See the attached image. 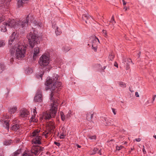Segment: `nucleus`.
<instances>
[{
  "label": "nucleus",
  "instance_id": "nucleus-1",
  "mask_svg": "<svg viewBox=\"0 0 156 156\" xmlns=\"http://www.w3.org/2000/svg\"><path fill=\"white\" fill-rule=\"evenodd\" d=\"M51 82V80L48 78L45 83V85L46 86L45 89L46 90L50 89L51 90L50 94V99L51 101H52L53 102L52 104H51V107L49 112L44 113L43 114V117L46 120H49L51 118H54L55 117L57 112V106L59 103V100L58 99L55 100L53 98L54 93L57 90H55V86L54 84Z\"/></svg>",
  "mask_w": 156,
  "mask_h": 156
},
{
  "label": "nucleus",
  "instance_id": "nucleus-2",
  "mask_svg": "<svg viewBox=\"0 0 156 156\" xmlns=\"http://www.w3.org/2000/svg\"><path fill=\"white\" fill-rule=\"evenodd\" d=\"M29 20V16L28 15L26 19H23L17 22H16L14 19H9L7 23H5V25L9 27L18 30L21 28H23L25 26H27Z\"/></svg>",
  "mask_w": 156,
  "mask_h": 156
},
{
  "label": "nucleus",
  "instance_id": "nucleus-3",
  "mask_svg": "<svg viewBox=\"0 0 156 156\" xmlns=\"http://www.w3.org/2000/svg\"><path fill=\"white\" fill-rule=\"evenodd\" d=\"M49 54L45 53L40 58L38 61L40 67L42 69H44L43 71L45 72L49 71L51 67L48 65L50 61Z\"/></svg>",
  "mask_w": 156,
  "mask_h": 156
},
{
  "label": "nucleus",
  "instance_id": "nucleus-4",
  "mask_svg": "<svg viewBox=\"0 0 156 156\" xmlns=\"http://www.w3.org/2000/svg\"><path fill=\"white\" fill-rule=\"evenodd\" d=\"M26 49H10V53L12 56L10 58L11 62L13 61V57L16 59H20L23 58L24 56V54Z\"/></svg>",
  "mask_w": 156,
  "mask_h": 156
},
{
  "label": "nucleus",
  "instance_id": "nucleus-5",
  "mask_svg": "<svg viewBox=\"0 0 156 156\" xmlns=\"http://www.w3.org/2000/svg\"><path fill=\"white\" fill-rule=\"evenodd\" d=\"M99 43V39L96 37H90L87 38L85 40L84 44L85 45L91 46L92 49H97L98 44Z\"/></svg>",
  "mask_w": 156,
  "mask_h": 156
},
{
  "label": "nucleus",
  "instance_id": "nucleus-6",
  "mask_svg": "<svg viewBox=\"0 0 156 156\" xmlns=\"http://www.w3.org/2000/svg\"><path fill=\"white\" fill-rule=\"evenodd\" d=\"M27 37L29 41L30 45L32 48H33L36 44H38V35L35 31L31 32L27 35Z\"/></svg>",
  "mask_w": 156,
  "mask_h": 156
},
{
  "label": "nucleus",
  "instance_id": "nucleus-7",
  "mask_svg": "<svg viewBox=\"0 0 156 156\" xmlns=\"http://www.w3.org/2000/svg\"><path fill=\"white\" fill-rule=\"evenodd\" d=\"M18 34L15 32H14L10 36V39L9 40V44L10 45V48L11 49H22V48L20 45L18 44H15L14 47L13 46L12 44L14 41H16L18 38Z\"/></svg>",
  "mask_w": 156,
  "mask_h": 156
},
{
  "label": "nucleus",
  "instance_id": "nucleus-8",
  "mask_svg": "<svg viewBox=\"0 0 156 156\" xmlns=\"http://www.w3.org/2000/svg\"><path fill=\"white\" fill-rule=\"evenodd\" d=\"M44 148L39 145H33L31 149V153L35 155H37L43 150Z\"/></svg>",
  "mask_w": 156,
  "mask_h": 156
},
{
  "label": "nucleus",
  "instance_id": "nucleus-9",
  "mask_svg": "<svg viewBox=\"0 0 156 156\" xmlns=\"http://www.w3.org/2000/svg\"><path fill=\"white\" fill-rule=\"evenodd\" d=\"M58 75H56L55 77H54L53 78H51L50 77H48L46 79V80H47L48 78H49L52 80V83H54L55 85V89L57 88L58 87H59L61 86L62 85V83L59 82L58 80Z\"/></svg>",
  "mask_w": 156,
  "mask_h": 156
},
{
  "label": "nucleus",
  "instance_id": "nucleus-10",
  "mask_svg": "<svg viewBox=\"0 0 156 156\" xmlns=\"http://www.w3.org/2000/svg\"><path fill=\"white\" fill-rule=\"evenodd\" d=\"M42 100V91L38 90L37 91L36 94L34 97V101L35 102H41Z\"/></svg>",
  "mask_w": 156,
  "mask_h": 156
},
{
  "label": "nucleus",
  "instance_id": "nucleus-11",
  "mask_svg": "<svg viewBox=\"0 0 156 156\" xmlns=\"http://www.w3.org/2000/svg\"><path fill=\"white\" fill-rule=\"evenodd\" d=\"M123 62H124V64L126 63V69L128 70L129 68L130 64L132 62V61L131 59L128 58H125L123 59Z\"/></svg>",
  "mask_w": 156,
  "mask_h": 156
},
{
  "label": "nucleus",
  "instance_id": "nucleus-12",
  "mask_svg": "<svg viewBox=\"0 0 156 156\" xmlns=\"http://www.w3.org/2000/svg\"><path fill=\"white\" fill-rule=\"evenodd\" d=\"M29 114V112L26 109L23 108L20 110V116L22 117H27Z\"/></svg>",
  "mask_w": 156,
  "mask_h": 156
},
{
  "label": "nucleus",
  "instance_id": "nucleus-13",
  "mask_svg": "<svg viewBox=\"0 0 156 156\" xmlns=\"http://www.w3.org/2000/svg\"><path fill=\"white\" fill-rule=\"evenodd\" d=\"M101 120L103 121V123L105 125H109L111 124V119L102 117H101Z\"/></svg>",
  "mask_w": 156,
  "mask_h": 156
},
{
  "label": "nucleus",
  "instance_id": "nucleus-14",
  "mask_svg": "<svg viewBox=\"0 0 156 156\" xmlns=\"http://www.w3.org/2000/svg\"><path fill=\"white\" fill-rule=\"evenodd\" d=\"M32 142V144H41V136L36 137L35 138H34Z\"/></svg>",
  "mask_w": 156,
  "mask_h": 156
},
{
  "label": "nucleus",
  "instance_id": "nucleus-15",
  "mask_svg": "<svg viewBox=\"0 0 156 156\" xmlns=\"http://www.w3.org/2000/svg\"><path fill=\"white\" fill-rule=\"evenodd\" d=\"M94 112H88L87 115V119L90 122H93L92 119L93 117Z\"/></svg>",
  "mask_w": 156,
  "mask_h": 156
},
{
  "label": "nucleus",
  "instance_id": "nucleus-16",
  "mask_svg": "<svg viewBox=\"0 0 156 156\" xmlns=\"http://www.w3.org/2000/svg\"><path fill=\"white\" fill-rule=\"evenodd\" d=\"M40 132V130H35L30 134V136L33 138L36 137L40 136H39L38 133Z\"/></svg>",
  "mask_w": 156,
  "mask_h": 156
},
{
  "label": "nucleus",
  "instance_id": "nucleus-17",
  "mask_svg": "<svg viewBox=\"0 0 156 156\" xmlns=\"http://www.w3.org/2000/svg\"><path fill=\"white\" fill-rule=\"evenodd\" d=\"M0 122L2 123H4V125L6 126L5 128L8 130H9V121L8 120H4L2 119H1Z\"/></svg>",
  "mask_w": 156,
  "mask_h": 156
},
{
  "label": "nucleus",
  "instance_id": "nucleus-18",
  "mask_svg": "<svg viewBox=\"0 0 156 156\" xmlns=\"http://www.w3.org/2000/svg\"><path fill=\"white\" fill-rule=\"evenodd\" d=\"M20 128V125L18 124H16L12 125L10 128L11 129L14 131H16Z\"/></svg>",
  "mask_w": 156,
  "mask_h": 156
},
{
  "label": "nucleus",
  "instance_id": "nucleus-19",
  "mask_svg": "<svg viewBox=\"0 0 156 156\" xmlns=\"http://www.w3.org/2000/svg\"><path fill=\"white\" fill-rule=\"evenodd\" d=\"M90 16L88 14H83L82 16V19L83 20L85 21L86 23H87L86 20L90 18Z\"/></svg>",
  "mask_w": 156,
  "mask_h": 156
},
{
  "label": "nucleus",
  "instance_id": "nucleus-20",
  "mask_svg": "<svg viewBox=\"0 0 156 156\" xmlns=\"http://www.w3.org/2000/svg\"><path fill=\"white\" fill-rule=\"evenodd\" d=\"M33 69H32L29 67H27L25 70V73L26 74H30L32 73Z\"/></svg>",
  "mask_w": 156,
  "mask_h": 156
},
{
  "label": "nucleus",
  "instance_id": "nucleus-21",
  "mask_svg": "<svg viewBox=\"0 0 156 156\" xmlns=\"http://www.w3.org/2000/svg\"><path fill=\"white\" fill-rule=\"evenodd\" d=\"M39 52V49H34V52L33 55L34 58H35L37 56Z\"/></svg>",
  "mask_w": 156,
  "mask_h": 156
},
{
  "label": "nucleus",
  "instance_id": "nucleus-22",
  "mask_svg": "<svg viewBox=\"0 0 156 156\" xmlns=\"http://www.w3.org/2000/svg\"><path fill=\"white\" fill-rule=\"evenodd\" d=\"M8 27V26H7L6 25H5V23H4L3 25H2L1 27V31L2 32H5L7 31L6 27Z\"/></svg>",
  "mask_w": 156,
  "mask_h": 156
},
{
  "label": "nucleus",
  "instance_id": "nucleus-23",
  "mask_svg": "<svg viewBox=\"0 0 156 156\" xmlns=\"http://www.w3.org/2000/svg\"><path fill=\"white\" fill-rule=\"evenodd\" d=\"M12 143V140H6L3 142V144L5 145H9Z\"/></svg>",
  "mask_w": 156,
  "mask_h": 156
},
{
  "label": "nucleus",
  "instance_id": "nucleus-24",
  "mask_svg": "<svg viewBox=\"0 0 156 156\" xmlns=\"http://www.w3.org/2000/svg\"><path fill=\"white\" fill-rule=\"evenodd\" d=\"M53 131L50 129H48V131H45V133H46L45 134V137L46 138H47L48 135H50L52 133H53Z\"/></svg>",
  "mask_w": 156,
  "mask_h": 156
},
{
  "label": "nucleus",
  "instance_id": "nucleus-25",
  "mask_svg": "<svg viewBox=\"0 0 156 156\" xmlns=\"http://www.w3.org/2000/svg\"><path fill=\"white\" fill-rule=\"evenodd\" d=\"M17 109L16 107H14L12 108H10L9 110V112L10 114H13Z\"/></svg>",
  "mask_w": 156,
  "mask_h": 156
},
{
  "label": "nucleus",
  "instance_id": "nucleus-26",
  "mask_svg": "<svg viewBox=\"0 0 156 156\" xmlns=\"http://www.w3.org/2000/svg\"><path fill=\"white\" fill-rule=\"evenodd\" d=\"M98 150V148L97 147H95L93 149V151H90V154L91 155H94L96 153H97Z\"/></svg>",
  "mask_w": 156,
  "mask_h": 156
},
{
  "label": "nucleus",
  "instance_id": "nucleus-27",
  "mask_svg": "<svg viewBox=\"0 0 156 156\" xmlns=\"http://www.w3.org/2000/svg\"><path fill=\"white\" fill-rule=\"evenodd\" d=\"M44 70H43V72H41V73H39V74H37L36 75V77L38 78H41V79H42V77L43 76V75L44 74Z\"/></svg>",
  "mask_w": 156,
  "mask_h": 156
},
{
  "label": "nucleus",
  "instance_id": "nucleus-28",
  "mask_svg": "<svg viewBox=\"0 0 156 156\" xmlns=\"http://www.w3.org/2000/svg\"><path fill=\"white\" fill-rule=\"evenodd\" d=\"M5 66L4 64L0 63V73H2V71L4 70Z\"/></svg>",
  "mask_w": 156,
  "mask_h": 156
},
{
  "label": "nucleus",
  "instance_id": "nucleus-29",
  "mask_svg": "<svg viewBox=\"0 0 156 156\" xmlns=\"http://www.w3.org/2000/svg\"><path fill=\"white\" fill-rule=\"evenodd\" d=\"M21 149L17 150L13 153V156H17L21 152Z\"/></svg>",
  "mask_w": 156,
  "mask_h": 156
},
{
  "label": "nucleus",
  "instance_id": "nucleus-30",
  "mask_svg": "<svg viewBox=\"0 0 156 156\" xmlns=\"http://www.w3.org/2000/svg\"><path fill=\"white\" fill-rule=\"evenodd\" d=\"M23 3L22 2V1L21 0H19L17 2V5L18 8H20L23 6Z\"/></svg>",
  "mask_w": 156,
  "mask_h": 156
},
{
  "label": "nucleus",
  "instance_id": "nucleus-31",
  "mask_svg": "<svg viewBox=\"0 0 156 156\" xmlns=\"http://www.w3.org/2000/svg\"><path fill=\"white\" fill-rule=\"evenodd\" d=\"M2 2H3V4L4 5L5 4L9 5V2L11 1V0H2Z\"/></svg>",
  "mask_w": 156,
  "mask_h": 156
},
{
  "label": "nucleus",
  "instance_id": "nucleus-32",
  "mask_svg": "<svg viewBox=\"0 0 156 156\" xmlns=\"http://www.w3.org/2000/svg\"><path fill=\"white\" fill-rule=\"evenodd\" d=\"M115 57V55L113 53H111L109 55V58L111 61L113 60Z\"/></svg>",
  "mask_w": 156,
  "mask_h": 156
},
{
  "label": "nucleus",
  "instance_id": "nucleus-33",
  "mask_svg": "<svg viewBox=\"0 0 156 156\" xmlns=\"http://www.w3.org/2000/svg\"><path fill=\"white\" fill-rule=\"evenodd\" d=\"M36 108L34 107V108L32 110H31V111L32 114H32L34 116H35L37 113V111H36Z\"/></svg>",
  "mask_w": 156,
  "mask_h": 156
},
{
  "label": "nucleus",
  "instance_id": "nucleus-34",
  "mask_svg": "<svg viewBox=\"0 0 156 156\" xmlns=\"http://www.w3.org/2000/svg\"><path fill=\"white\" fill-rule=\"evenodd\" d=\"M31 153H28L26 152H24L22 155V156H32Z\"/></svg>",
  "mask_w": 156,
  "mask_h": 156
},
{
  "label": "nucleus",
  "instance_id": "nucleus-35",
  "mask_svg": "<svg viewBox=\"0 0 156 156\" xmlns=\"http://www.w3.org/2000/svg\"><path fill=\"white\" fill-rule=\"evenodd\" d=\"M61 118L62 120L64 121L65 119V115L63 112H61L60 113Z\"/></svg>",
  "mask_w": 156,
  "mask_h": 156
},
{
  "label": "nucleus",
  "instance_id": "nucleus-36",
  "mask_svg": "<svg viewBox=\"0 0 156 156\" xmlns=\"http://www.w3.org/2000/svg\"><path fill=\"white\" fill-rule=\"evenodd\" d=\"M34 23L35 24V25L36 26H37L38 27H41L42 26V25H41V24L40 23H38L36 21H34Z\"/></svg>",
  "mask_w": 156,
  "mask_h": 156
},
{
  "label": "nucleus",
  "instance_id": "nucleus-37",
  "mask_svg": "<svg viewBox=\"0 0 156 156\" xmlns=\"http://www.w3.org/2000/svg\"><path fill=\"white\" fill-rule=\"evenodd\" d=\"M102 34H103L104 36L105 37L107 38L108 37V35L107 34V32L106 30H102Z\"/></svg>",
  "mask_w": 156,
  "mask_h": 156
},
{
  "label": "nucleus",
  "instance_id": "nucleus-38",
  "mask_svg": "<svg viewBox=\"0 0 156 156\" xmlns=\"http://www.w3.org/2000/svg\"><path fill=\"white\" fill-rule=\"evenodd\" d=\"M55 33L57 35H59L61 34V32L60 31L58 30V28L57 27L56 30L55 31Z\"/></svg>",
  "mask_w": 156,
  "mask_h": 156
},
{
  "label": "nucleus",
  "instance_id": "nucleus-39",
  "mask_svg": "<svg viewBox=\"0 0 156 156\" xmlns=\"http://www.w3.org/2000/svg\"><path fill=\"white\" fill-rule=\"evenodd\" d=\"M89 138L90 140H96V137L95 135L90 136H89Z\"/></svg>",
  "mask_w": 156,
  "mask_h": 156
},
{
  "label": "nucleus",
  "instance_id": "nucleus-40",
  "mask_svg": "<svg viewBox=\"0 0 156 156\" xmlns=\"http://www.w3.org/2000/svg\"><path fill=\"white\" fill-rule=\"evenodd\" d=\"M119 85L121 87H126L125 83L122 82H120L119 83Z\"/></svg>",
  "mask_w": 156,
  "mask_h": 156
},
{
  "label": "nucleus",
  "instance_id": "nucleus-41",
  "mask_svg": "<svg viewBox=\"0 0 156 156\" xmlns=\"http://www.w3.org/2000/svg\"><path fill=\"white\" fill-rule=\"evenodd\" d=\"M110 22L112 23V24L115 23V22L114 20V16H112V18L110 21Z\"/></svg>",
  "mask_w": 156,
  "mask_h": 156
},
{
  "label": "nucleus",
  "instance_id": "nucleus-42",
  "mask_svg": "<svg viewBox=\"0 0 156 156\" xmlns=\"http://www.w3.org/2000/svg\"><path fill=\"white\" fill-rule=\"evenodd\" d=\"M5 45V43L3 40L0 41V47H3Z\"/></svg>",
  "mask_w": 156,
  "mask_h": 156
},
{
  "label": "nucleus",
  "instance_id": "nucleus-43",
  "mask_svg": "<svg viewBox=\"0 0 156 156\" xmlns=\"http://www.w3.org/2000/svg\"><path fill=\"white\" fill-rule=\"evenodd\" d=\"M123 147H124L122 145H121L120 146H116V150H117L119 151Z\"/></svg>",
  "mask_w": 156,
  "mask_h": 156
},
{
  "label": "nucleus",
  "instance_id": "nucleus-44",
  "mask_svg": "<svg viewBox=\"0 0 156 156\" xmlns=\"http://www.w3.org/2000/svg\"><path fill=\"white\" fill-rule=\"evenodd\" d=\"M5 19V17L3 16H0V23L3 21Z\"/></svg>",
  "mask_w": 156,
  "mask_h": 156
},
{
  "label": "nucleus",
  "instance_id": "nucleus-45",
  "mask_svg": "<svg viewBox=\"0 0 156 156\" xmlns=\"http://www.w3.org/2000/svg\"><path fill=\"white\" fill-rule=\"evenodd\" d=\"M72 115V112H71L70 111H69L68 113V114L67 115H66V117L67 118H69L70 117H71V116Z\"/></svg>",
  "mask_w": 156,
  "mask_h": 156
},
{
  "label": "nucleus",
  "instance_id": "nucleus-46",
  "mask_svg": "<svg viewBox=\"0 0 156 156\" xmlns=\"http://www.w3.org/2000/svg\"><path fill=\"white\" fill-rule=\"evenodd\" d=\"M156 98V95H153V97H152V101L151 102V103H153L154 102Z\"/></svg>",
  "mask_w": 156,
  "mask_h": 156
},
{
  "label": "nucleus",
  "instance_id": "nucleus-47",
  "mask_svg": "<svg viewBox=\"0 0 156 156\" xmlns=\"http://www.w3.org/2000/svg\"><path fill=\"white\" fill-rule=\"evenodd\" d=\"M53 125H55V122L51 121H50L48 124L49 126H52Z\"/></svg>",
  "mask_w": 156,
  "mask_h": 156
},
{
  "label": "nucleus",
  "instance_id": "nucleus-48",
  "mask_svg": "<svg viewBox=\"0 0 156 156\" xmlns=\"http://www.w3.org/2000/svg\"><path fill=\"white\" fill-rule=\"evenodd\" d=\"M55 128V126H54V125H52V126H49V129L54 131V129Z\"/></svg>",
  "mask_w": 156,
  "mask_h": 156
},
{
  "label": "nucleus",
  "instance_id": "nucleus-49",
  "mask_svg": "<svg viewBox=\"0 0 156 156\" xmlns=\"http://www.w3.org/2000/svg\"><path fill=\"white\" fill-rule=\"evenodd\" d=\"M32 116L30 118V122H32L33 121H34V119L35 117V116L34 115H33L32 114Z\"/></svg>",
  "mask_w": 156,
  "mask_h": 156
},
{
  "label": "nucleus",
  "instance_id": "nucleus-50",
  "mask_svg": "<svg viewBox=\"0 0 156 156\" xmlns=\"http://www.w3.org/2000/svg\"><path fill=\"white\" fill-rule=\"evenodd\" d=\"M64 134L63 132H62L60 136V139H64Z\"/></svg>",
  "mask_w": 156,
  "mask_h": 156
},
{
  "label": "nucleus",
  "instance_id": "nucleus-51",
  "mask_svg": "<svg viewBox=\"0 0 156 156\" xmlns=\"http://www.w3.org/2000/svg\"><path fill=\"white\" fill-rule=\"evenodd\" d=\"M21 1H22V2L23 3V4L27 3L28 2V0H21Z\"/></svg>",
  "mask_w": 156,
  "mask_h": 156
},
{
  "label": "nucleus",
  "instance_id": "nucleus-52",
  "mask_svg": "<svg viewBox=\"0 0 156 156\" xmlns=\"http://www.w3.org/2000/svg\"><path fill=\"white\" fill-rule=\"evenodd\" d=\"M54 143L58 147L60 145V144L59 142H55Z\"/></svg>",
  "mask_w": 156,
  "mask_h": 156
},
{
  "label": "nucleus",
  "instance_id": "nucleus-53",
  "mask_svg": "<svg viewBox=\"0 0 156 156\" xmlns=\"http://www.w3.org/2000/svg\"><path fill=\"white\" fill-rule=\"evenodd\" d=\"M112 112L113 113L114 115H115L116 114V112L115 111V109L112 108Z\"/></svg>",
  "mask_w": 156,
  "mask_h": 156
},
{
  "label": "nucleus",
  "instance_id": "nucleus-54",
  "mask_svg": "<svg viewBox=\"0 0 156 156\" xmlns=\"http://www.w3.org/2000/svg\"><path fill=\"white\" fill-rule=\"evenodd\" d=\"M142 151H143V152L144 154H146V151L145 150V149L144 148V146H143V149H142Z\"/></svg>",
  "mask_w": 156,
  "mask_h": 156
},
{
  "label": "nucleus",
  "instance_id": "nucleus-55",
  "mask_svg": "<svg viewBox=\"0 0 156 156\" xmlns=\"http://www.w3.org/2000/svg\"><path fill=\"white\" fill-rule=\"evenodd\" d=\"M135 140L137 142H140L141 140V139L139 138L135 139Z\"/></svg>",
  "mask_w": 156,
  "mask_h": 156
},
{
  "label": "nucleus",
  "instance_id": "nucleus-56",
  "mask_svg": "<svg viewBox=\"0 0 156 156\" xmlns=\"http://www.w3.org/2000/svg\"><path fill=\"white\" fill-rule=\"evenodd\" d=\"M101 149H100V150H99L98 151L97 153L99 154L100 155H101Z\"/></svg>",
  "mask_w": 156,
  "mask_h": 156
},
{
  "label": "nucleus",
  "instance_id": "nucleus-57",
  "mask_svg": "<svg viewBox=\"0 0 156 156\" xmlns=\"http://www.w3.org/2000/svg\"><path fill=\"white\" fill-rule=\"evenodd\" d=\"M114 66L117 67V68L118 67V63L116 62H115Z\"/></svg>",
  "mask_w": 156,
  "mask_h": 156
},
{
  "label": "nucleus",
  "instance_id": "nucleus-58",
  "mask_svg": "<svg viewBox=\"0 0 156 156\" xmlns=\"http://www.w3.org/2000/svg\"><path fill=\"white\" fill-rule=\"evenodd\" d=\"M135 96L136 97H139V95L138 92H135Z\"/></svg>",
  "mask_w": 156,
  "mask_h": 156
},
{
  "label": "nucleus",
  "instance_id": "nucleus-59",
  "mask_svg": "<svg viewBox=\"0 0 156 156\" xmlns=\"http://www.w3.org/2000/svg\"><path fill=\"white\" fill-rule=\"evenodd\" d=\"M76 146L78 148H81V146L80 145H79L78 144H76Z\"/></svg>",
  "mask_w": 156,
  "mask_h": 156
},
{
  "label": "nucleus",
  "instance_id": "nucleus-60",
  "mask_svg": "<svg viewBox=\"0 0 156 156\" xmlns=\"http://www.w3.org/2000/svg\"><path fill=\"white\" fill-rule=\"evenodd\" d=\"M124 9H125V11H126V10H127V7L125 6L124 7Z\"/></svg>",
  "mask_w": 156,
  "mask_h": 156
},
{
  "label": "nucleus",
  "instance_id": "nucleus-61",
  "mask_svg": "<svg viewBox=\"0 0 156 156\" xmlns=\"http://www.w3.org/2000/svg\"><path fill=\"white\" fill-rule=\"evenodd\" d=\"M122 2H123V5H125L126 3L125 2L124 0H122Z\"/></svg>",
  "mask_w": 156,
  "mask_h": 156
},
{
  "label": "nucleus",
  "instance_id": "nucleus-62",
  "mask_svg": "<svg viewBox=\"0 0 156 156\" xmlns=\"http://www.w3.org/2000/svg\"><path fill=\"white\" fill-rule=\"evenodd\" d=\"M37 120L36 119H35L34 118V121H33L32 122H37Z\"/></svg>",
  "mask_w": 156,
  "mask_h": 156
},
{
  "label": "nucleus",
  "instance_id": "nucleus-63",
  "mask_svg": "<svg viewBox=\"0 0 156 156\" xmlns=\"http://www.w3.org/2000/svg\"><path fill=\"white\" fill-rule=\"evenodd\" d=\"M140 52H139L138 53V57H139L140 56Z\"/></svg>",
  "mask_w": 156,
  "mask_h": 156
},
{
  "label": "nucleus",
  "instance_id": "nucleus-64",
  "mask_svg": "<svg viewBox=\"0 0 156 156\" xmlns=\"http://www.w3.org/2000/svg\"><path fill=\"white\" fill-rule=\"evenodd\" d=\"M153 137L155 139H156V135H154L153 136Z\"/></svg>",
  "mask_w": 156,
  "mask_h": 156
}]
</instances>
